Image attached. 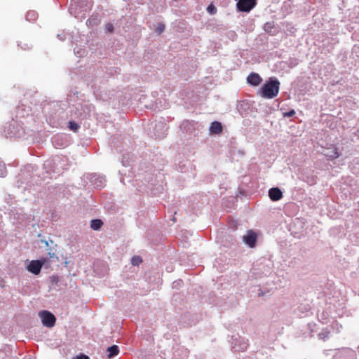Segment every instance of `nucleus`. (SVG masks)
<instances>
[{"instance_id":"c85d7f7f","label":"nucleus","mask_w":359,"mask_h":359,"mask_svg":"<svg viewBox=\"0 0 359 359\" xmlns=\"http://www.w3.org/2000/svg\"><path fill=\"white\" fill-rule=\"evenodd\" d=\"M142 262V259L139 256H134L133 258H132V264L134 266H137L140 263H141Z\"/></svg>"},{"instance_id":"2f4dec72","label":"nucleus","mask_w":359,"mask_h":359,"mask_svg":"<svg viewBox=\"0 0 359 359\" xmlns=\"http://www.w3.org/2000/svg\"><path fill=\"white\" fill-rule=\"evenodd\" d=\"M296 114L294 109H290L287 112L283 113V117H292Z\"/></svg>"},{"instance_id":"4c0bfd02","label":"nucleus","mask_w":359,"mask_h":359,"mask_svg":"<svg viewBox=\"0 0 359 359\" xmlns=\"http://www.w3.org/2000/svg\"><path fill=\"white\" fill-rule=\"evenodd\" d=\"M21 48H22V50H29V49H30V48H31V47H30V46H29V44H27V43H25V44H24V46H21Z\"/></svg>"},{"instance_id":"9b49d317","label":"nucleus","mask_w":359,"mask_h":359,"mask_svg":"<svg viewBox=\"0 0 359 359\" xmlns=\"http://www.w3.org/2000/svg\"><path fill=\"white\" fill-rule=\"evenodd\" d=\"M88 179L94 188L100 189L105 185V179L103 176L97 174H90Z\"/></svg>"},{"instance_id":"f3484780","label":"nucleus","mask_w":359,"mask_h":359,"mask_svg":"<svg viewBox=\"0 0 359 359\" xmlns=\"http://www.w3.org/2000/svg\"><path fill=\"white\" fill-rule=\"evenodd\" d=\"M119 353V348L117 345H112L107 348V353L108 358H112L117 355Z\"/></svg>"},{"instance_id":"7ed1b4c3","label":"nucleus","mask_w":359,"mask_h":359,"mask_svg":"<svg viewBox=\"0 0 359 359\" xmlns=\"http://www.w3.org/2000/svg\"><path fill=\"white\" fill-rule=\"evenodd\" d=\"M61 158L60 156H55L52 158L46 160L43 165V169L45 171L46 175L41 177L43 180L46 178H53L58 175L61 170L58 168L59 163H60Z\"/></svg>"},{"instance_id":"473e14b6","label":"nucleus","mask_w":359,"mask_h":359,"mask_svg":"<svg viewBox=\"0 0 359 359\" xmlns=\"http://www.w3.org/2000/svg\"><path fill=\"white\" fill-rule=\"evenodd\" d=\"M105 29L108 32H112L114 31V25L111 23H107L105 25Z\"/></svg>"},{"instance_id":"393cba45","label":"nucleus","mask_w":359,"mask_h":359,"mask_svg":"<svg viewBox=\"0 0 359 359\" xmlns=\"http://www.w3.org/2000/svg\"><path fill=\"white\" fill-rule=\"evenodd\" d=\"M330 333V331L327 328L323 329L318 334V339L325 341L329 338Z\"/></svg>"},{"instance_id":"39448f33","label":"nucleus","mask_w":359,"mask_h":359,"mask_svg":"<svg viewBox=\"0 0 359 359\" xmlns=\"http://www.w3.org/2000/svg\"><path fill=\"white\" fill-rule=\"evenodd\" d=\"M231 344V350L234 352L244 351L248 346V340L238 334L232 336Z\"/></svg>"},{"instance_id":"cd10ccee","label":"nucleus","mask_w":359,"mask_h":359,"mask_svg":"<svg viewBox=\"0 0 359 359\" xmlns=\"http://www.w3.org/2000/svg\"><path fill=\"white\" fill-rule=\"evenodd\" d=\"M165 30V25L163 23H158L157 25H156V27L155 29V32L158 34H161L162 32H163V31Z\"/></svg>"},{"instance_id":"20e7f679","label":"nucleus","mask_w":359,"mask_h":359,"mask_svg":"<svg viewBox=\"0 0 359 359\" xmlns=\"http://www.w3.org/2000/svg\"><path fill=\"white\" fill-rule=\"evenodd\" d=\"M25 262L27 270L34 275H38L40 273L43 266L48 264V258L42 257L36 260H26Z\"/></svg>"},{"instance_id":"79ce46f5","label":"nucleus","mask_w":359,"mask_h":359,"mask_svg":"<svg viewBox=\"0 0 359 359\" xmlns=\"http://www.w3.org/2000/svg\"><path fill=\"white\" fill-rule=\"evenodd\" d=\"M44 243H46V245H48V243L47 241H44Z\"/></svg>"},{"instance_id":"7c9ffc66","label":"nucleus","mask_w":359,"mask_h":359,"mask_svg":"<svg viewBox=\"0 0 359 359\" xmlns=\"http://www.w3.org/2000/svg\"><path fill=\"white\" fill-rule=\"evenodd\" d=\"M190 126L191 123L189 121H184L182 123L180 128L184 130L189 128Z\"/></svg>"},{"instance_id":"f03ea898","label":"nucleus","mask_w":359,"mask_h":359,"mask_svg":"<svg viewBox=\"0 0 359 359\" xmlns=\"http://www.w3.org/2000/svg\"><path fill=\"white\" fill-rule=\"evenodd\" d=\"M280 85V81L277 78H269L261 88V95L268 99H272L276 97L279 92Z\"/></svg>"},{"instance_id":"4468645a","label":"nucleus","mask_w":359,"mask_h":359,"mask_svg":"<svg viewBox=\"0 0 359 359\" xmlns=\"http://www.w3.org/2000/svg\"><path fill=\"white\" fill-rule=\"evenodd\" d=\"M262 81V79L257 73L252 72L247 77V82L252 86L259 85Z\"/></svg>"},{"instance_id":"aec40b11","label":"nucleus","mask_w":359,"mask_h":359,"mask_svg":"<svg viewBox=\"0 0 359 359\" xmlns=\"http://www.w3.org/2000/svg\"><path fill=\"white\" fill-rule=\"evenodd\" d=\"M100 22V20L99 19L97 15H93L90 18L88 19L86 25L89 27H94L97 25Z\"/></svg>"},{"instance_id":"a878e982","label":"nucleus","mask_w":359,"mask_h":359,"mask_svg":"<svg viewBox=\"0 0 359 359\" xmlns=\"http://www.w3.org/2000/svg\"><path fill=\"white\" fill-rule=\"evenodd\" d=\"M69 128L74 132H76L79 128V125L75 121H71L69 122Z\"/></svg>"},{"instance_id":"412c9836","label":"nucleus","mask_w":359,"mask_h":359,"mask_svg":"<svg viewBox=\"0 0 359 359\" xmlns=\"http://www.w3.org/2000/svg\"><path fill=\"white\" fill-rule=\"evenodd\" d=\"M63 136L62 135H56L52 137V142L55 147H66V143H59V141L62 140Z\"/></svg>"},{"instance_id":"ea45409f","label":"nucleus","mask_w":359,"mask_h":359,"mask_svg":"<svg viewBox=\"0 0 359 359\" xmlns=\"http://www.w3.org/2000/svg\"><path fill=\"white\" fill-rule=\"evenodd\" d=\"M59 143H66V146L67 145V140H64L62 139V140L59 141Z\"/></svg>"},{"instance_id":"c756f323","label":"nucleus","mask_w":359,"mask_h":359,"mask_svg":"<svg viewBox=\"0 0 359 359\" xmlns=\"http://www.w3.org/2000/svg\"><path fill=\"white\" fill-rule=\"evenodd\" d=\"M207 11L210 14H215L217 12L216 8L212 4L208 6Z\"/></svg>"},{"instance_id":"a19ab883","label":"nucleus","mask_w":359,"mask_h":359,"mask_svg":"<svg viewBox=\"0 0 359 359\" xmlns=\"http://www.w3.org/2000/svg\"><path fill=\"white\" fill-rule=\"evenodd\" d=\"M29 168H32V169L34 170V166L29 165L27 166V169H29Z\"/></svg>"},{"instance_id":"ddd939ff","label":"nucleus","mask_w":359,"mask_h":359,"mask_svg":"<svg viewBox=\"0 0 359 359\" xmlns=\"http://www.w3.org/2000/svg\"><path fill=\"white\" fill-rule=\"evenodd\" d=\"M328 160H333L339 156L338 149L333 145L330 147L325 148L321 152Z\"/></svg>"},{"instance_id":"f704fd0d","label":"nucleus","mask_w":359,"mask_h":359,"mask_svg":"<svg viewBox=\"0 0 359 359\" xmlns=\"http://www.w3.org/2000/svg\"><path fill=\"white\" fill-rule=\"evenodd\" d=\"M48 257H47L48 259H55L56 260L58 259V257L55 255V254L54 252H49L48 253Z\"/></svg>"},{"instance_id":"a211bd4d","label":"nucleus","mask_w":359,"mask_h":359,"mask_svg":"<svg viewBox=\"0 0 359 359\" xmlns=\"http://www.w3.org/2000/svg\"><path fill=\"white\" fill-rule=\"evenodd\" d=\"M316 326V325L313 323H308L306 327H305L306 330L303 332V335L304 336V337H312V334L314 332Z\"/></svg>"},{"instance_id":"0eeeda50","label":"nucleus","mask_w":359,"mask_h":359,"mask_svg":"<svg viewBox=\"0 0 359 359\" xmlns=\"http://www.w3.org/2000/svg\"><path fill=\"white\" fill-rule=\"evenodd\" d=\"M39 316L41 318L42 324L47 327H53L56 321L55 316L48 311H41L39 313Z\"/></svg>"},{"instance_id":"423d86ee","label":"nucleus","mask_w":359,"mask_h":359,"mask_svg":"<svg viewBox=\"0 0 359 359\" xmlns=\"http://www.w3.org/2000/svg\"><path fill=\"white\" fill-rule=\"evenodd\" d=\"M4 132L7 137L20 138L24 133L23 128H17V122L13 121L5 128Z\"/></svg>"},{"instance_id":"bb28decb","label":"nucleus","mask_w":359,"mask_h":359,"mask_svg":"<svg viewBox=\"0 0 359 359\" xmlns=\"http://www.w3.org/2000/svg\"><path fill=\"white\" fill-rule=\"evenodd\" d=\"M7 175V170L5 164L0 161V177H4Z\"/></svg>"},{"instance_id":"e433bc0d","label":"nucleus","mask_w":359,"mask_h":359,"mask_svg":"<svg viewBox=\"0 0 359 359\" xmlns=\"http://www.w3.org/2000/svg\"><path fill=\"white\" fill-rule=\"evenodd\" d=\"M75 359H90V358L86 355L81 353L80 355H77Z\"/></svg>"},{"instance_id":"72a5a7b5","label":"nucleus","mask_w":359,"mask_h":359,"mask_svg":"<svg viewBox=\"0 0 359 359\" xmlns=\"http://www.w3.org/2000/svg\"><path fill=\"white\" fill-rule=\"evenodd\" d=\"M50 280L52 283H57L59 281V278L57 276H51Z\"/></svg>"},{"instance_id":"b1692460","label":"nucleus","mask_w":359,"mask_h":359,"mask_svg":"<svg viewBox=\"0 0 359 359\" xmlns=\"http://www.w3.org/2000/svg\"><path fill=\"white\" fill-rule=\"evenodd\" d=\"M310 310H311V306L308 304H301L298 307L299 312L305 316L307 315V313L310 311Z\"/></svg>"},{"instance_id":"f257e3e1","label":"nucleus","mask_w":359,"mask_h":359,"mask_svg":"<svg viewBox=\"0 0 359 359\" xmlns=\"http://www.w3.org/2000/svg\"><path fill=\"white\" fill-rule=\"evenodd\" d=\"M92 6V0H72L69 12L76 18L82 20L86 18Z\"/></svg>"},{"instance_id":"58836bf2","label":"nucleus","mask_w":359,"mask_h":359,"mask_svg":"<svg viewBox=\"0 0 359 359\" xmlns=\"http://www.w3.org/2000/svg\"><path fill=\"white\" fill-rule=\"evenodd\" d=\"M57 38L61 41H64L65 37L63 34H57Z\"/></svg>"},{"instance_id":"dca6fc26","label":"nucleus","mask_w":359,"mask_h":359,"mask_svg":"<svg viewBox=\"0 0 359 359\" xmlns=\"http://www.w3.org/2000/svg\"><path fill=\"white\" fill-rule=\"evenodd\" d=\"M222 130V123L219 121H213L210 126V132L211 134H219Z\"/></svg>"},{"instance_id":"5701e85b","label":"nucleus","mask_w":359,"mask_h":359,"mask_svg":"<svg viewBox=\"0 0 359 359\" xmlns=\"http://www.w3.org/2000/svg\"><path fill=\"white\" fill-rule=\"evenodd\" d=\"M38 18V14L34 11H29L27 13L25 19L27 21L33 22Z\"/></svg>"},{"instance_id":"4be33fe9","label":"nucleus","mask_w":359,"mask_h":359,"mask_svg":"<svg viewBox=\"0 0 359 359\" xmlns=\"http://www.w3.org/2000/svg\"><path fill=\"white\" fill-rule=\"evenodd\" d=\"M103 225V222L100 219H94L90 222V227L95 230H99Z\"/></svg>"},{"instance_id":"6ab92c4d","label":"nucleus","mask_w":359,"mask_h":359,"mask_svg":"<svg viewBox=\"0 0 359 359\" xmlns=\"http://www.w3.org/2000/svg\"><path fill=\"white\" fill-rule=\"evenodd\" d=\"M330 316V311L326 310L323 311L320 313L318 314L319 322H320L323 324L327 323Z\"/></svg>"},{"instance_id":"2eb2a0df","label":"nucleus","mask_w":359,"mask_h":359,"mask_svg":"<svg viewBox=\"0 0 359 359\" xmlns=\"http://www.w3.org/2000/svg\"><path fill=\"white\" fill-rule=\"evenodd\" d=\"M269 196L271 201H278L283 198V192L278 187H273L269 191Z\"/></svg>"},{"instance_id":"c9c22d12","label":"nucleus","mask_w":359,"mask_h":359,"mask_svg":"<svg viewBox=\"0 0 359 359\" xmlns=\"http://www.w3.org/2000/svg\"><path fill=\"white\" fill-rule=\"evenodd\" d=\"M307 182L309 183L310 184H316V182H317L316 177H313V176L311 177V179L307 180Z\"/></svg>"},{"instance_id":"6e6552de","label":"nucleus","mask_w":359,"mask_h":359,"mask_svg":"<svg viewBox=\"0 0 359 359\" xmlns=\"http://www.w3.org/2000/svg\"><path fill=\"white\" fill-rule=\"evenodd\" d=\"M333 359H356V353L350 348H343L334 355Z\"/></svg>"},{"instance_id":"1a4fd4ad","label":"nucleus","mask_w":359,"mask_h":359,"mask_svg":"<svg viewBox=\"0 0 359 359\" xmlns=\"http://www.w3.org/2000/svg\"><path fill=\"white\" fill-rule=\"evenodd\" d=\"M168 126L166 123L160 121L154 126V135L156 139H162L167 135Z\"/></svg>"},{"instance_id":"f8f14e48","label":"nucleus","mask_w":359,"mask_h":359,"mask_svg":"<svg viewBox=\"0 0 359 359\" xmlns=\"http://www.w3.org/2000/svg\"><path fill=\"white\" fill-rule=\"evenodd\" d=\"M257 240V234L252 230H248L247 234L243 236V242L250 248L255 246Z\"/></svg>"},{"instance_id":"9d476101","label":"nucleus","mask_w":359,"mask_h":359,"mask_svg":"<svg viewBox=\"0 0 359 359\" xmlns=\"http://www.w3.org/2000/svg\"><path fill=\"white\" fill-rule=\"evenodd\" d=\"M256 6V0H239L236 6L238 11L250 12Z\"/></svg>"}]
</instances>
